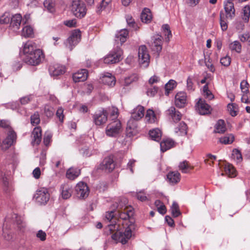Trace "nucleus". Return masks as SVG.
<instances>
[{
    "instance_id": "nucleus-38",
    "label": "nucleus",
    "mask_w": 250,
    "mask_h": 250,
    "mask_svg": "<svg viewBox=\"0 0 250 250\" xmlns=\"http://www.w3.org/2000/svg\"><path fill=\"white\" fill-rule=\"evenodd\" d=\"M226 130L225 122L223 120H219L216 124L215 131L218 133H223Z\"/></svg>"
},
{
    "instance_id": "nucleus-46",
    "label": "nucleus",
    "mask_w": 250,
    "mask_h": 250,
    "mask_svg": "<svg viewBox=\"0 0 250 250\" xmlns=\"http://www.w3.org/2000/svg\"><path fill=\"white\" fill-rule=\"evenodd\" d=\"M176 85V83L174 80H171L167 83L165 85V89L167 93L168 94L169 91L173 89Z\"/></svg>"
},
{
    "instance_id": "nucleus-12",
    "label": "nucleus",
    "mask_w": 250,
    "mask_h": 250,
    "mask_svg": "<svg viewBox=\"0 0 250 250\" xmlns=\"http://www.w3.org/2000/svg\"><path fill=\"white\" fill-rule=\"evenodd\" d=\"M114 168L115 163L110 156L105 158L100 165L101 169L108 172L112 171Z\"/></svg>"
},
{
    "instance_id": "nucleus-11",
    "label": "nucleus",
    "mask_w": 250,
    "mask_h": 250,
    "mask_svg": "<svg viewBox=\"0 0 250 250\" xmlns=\"http://www.w3.org/2000/svg\"><path fill=\"white\" fill-rule=\"evenodd\" d=\"M77 196L79 198H85L89 194V188L87 185L83 182H79L75 187Z\"/></svg>"
},
{
    "instance_id": "nucleus-36",
    "label": "nucleus",
    "mask_w": 250,
    "mask_h": 250,
    "mask_svg": "<svg viewBox=\"0 0 250 250\" xmlns=\"http://www.w3.org/2000/svg\"><path fill=\"white\" fill-rule=\"evenodd\" d=\"M226 174L230 177H234L236 176V170L233 166L230 164H226L224 167Z\"/></svg>"
},
{
    "instance_id": "nucleus-6",
    "label": "nucleus",
    "mask_w": 250,
    "mask_h": 250,
    "mask_svg": "<svg viewBox=\"0 0 250 250\" xmlns=\"http://www.w3.org/2000/svg\"><path fill=\"white\" fill-rule=\"evenodd\" d=\"M108 112L104 109H101L96 111L92 115L93 123L96 126L104 125L107 121Z\"/></svg>"
},
{
    "instance_id": "nucleus-39",
    "label": "nucleus",
    "mask_w": 250,
    "mask_h": 250,
    "mask_svg": "<svg viewBox=\"0 0 250 250\" xmlns=\"http://www.w3.org/2000/svg\"><path fill=\"white\" fill-rule=\"evenodd\" d=\"M229 48L231 51L239 53L241 51L242 46L239 41H235L229 44Z\"/></svg>"
},
{
    "instance_id": "nucleus-59",
    "label": "nucleus",
    "mask_w": 250,
    "mask_h": 250,
    "mask_svg": "<svg viewBox=\"0 0 250 250\" xmlns=\"http://www.w3.org/2000/svg\"><path fill=\"white\" fill-rule=\"evenodd\" d=\"M220 23L222 30L226 31L228 28V24L225 20L222 18L221 12L220 13Z\"/></svg>"
},
{
    "instance_id": "nucleus-8",
    "label": "nucleus",
    "mask_w": 250,
    "mask_h": 250,
    "mask_svg": "<svg viewBox=\"0 0 250 250\" xmlns=\"http://www.w3.org/2000/svg\"><path fill=\"white\" fill-rule=\"evenodd\" d=\"M121 130V123L119 120L110 123L106 127L105 134L109 137H116Z\"/></svg>"
},
{
    "instance_id": "nucleus-20",
    "label": "nucleus",
    "mask_w": 250,
    "mask_h": 250,
    "mask_svg": "<svg viewBox=\"0 0 250 250\" xmlns=\"http://www.w3.org/2000/svg\"><path fill=\"white\" fill-rule=\"evenodd\" d=\"M187 102V94L185 92H180L175 96V104L177 107L181 108L185 106Z\"/></svg>"
},
{
    "instance_id": "nucleus-64",
    "label": "nucleus",
    "mask_w": 250,
    "mask_h": 250,
    "mask_svg": "<svg viewBox=\"0 0 250 250\" xmlns=\"http://www.w3.org/2000/svg\"><path fill=\"white\" fill-rule=\"evenodd\" d=\"M250 34L249 33H244L239 35V39L242 42L247 41L249 42Z\"/></svg>"
},
{
    "instance_id": "nucleus-27",
    "label": "nucleus",
    "mask_w": 250,
    "mask_h": 250,
    "mask_svg": "<svg viewBox=\"0 0 250 250\" xmlns=\"http://www.w3.org/2000/svg\"><path fill=\"white\" fill-rule=\"evenodd\" d=\"M80 169L71 167L67 169L66 173V177L67 179L70 180H73L77 178L80 174Z\"/></svg>"
},
{
    "instance_id": "nucleus-28",
    "label": "nucleus",
    "mask_w": 250,
    "mask_h": 250,
    "mask_svg": "<svg viewBox=\"0 0 250 250\" xmlns=\"http://www.w3.org/2000/svg\"><path fill=\"white\" fill-rule=\"evenodd\" d=\"M61 195L64 199H67L70 198L72 195V188L70 186L64 184L61 186Z\"/></svg>"
},
{
    "instance_id": "nucleus-35",
    "label": "nucleus",
    "mask_w": 250,
    "mask_h": 250,
    "mask_svg": "<svg viewBox=\"0 0 250 250\" xmlns=\"http://www.w3.org/2000/svg\"><path fill=\"white\" fill-rule=\"evenodd\" d=\"M135 197L141 202L148 201L150 200V197L147 194L145 190H141L135 193Z\"/></svg>"
},
{
    "instance_id": "nucleus-15",
    "label": "nucleus",
    "mask_w": 250,
    "mask_h": 250,
    "mask_svg": "<svg viewBox=\"0 0 250 250\" xmlns=\"http://www.w3.org/2000/svg\"><path fill=\"white\" fill-rule=\"evenodd\" d=\"M168 118L174 122L179 121L182 117V114L173 106H171L166 111Z\"/></svg>"
},
{
    "instance_id": "nucleus-32",
    "label": "nucleus",
    "mask_w": 250,
    "mask_h": 250,
    "mask_svg": "<svg viewBox=\"0 0 250 250\" xmlns=\"http://www.w3.org/2000/svg\"><path fill=\"white\" fill-rule=\"evenodd\" d=\"M145 119L147 123L150 124L156 123L158 121L154 111L151 109H149L147 110Z\"/></svg>"
},
{
    "instance_id": "nucleus-49",
    "label": "nucleus",
    "mask_w": 250,
    "mask_h": 250,
    "mask_svg": "<svg viewBox=\"0 0 250 250\" xmlns=\"http://www.w3.org/2000/svg\"><path fill=\"white\" fill-rule=\"evenodd\" d=\"M110 115L111 118H112V120L113 121L118 120L117 118L118 117V110L117 108L115 107H112L110 109Z\"/></svg>"
},
{
    "instance_id": "nucleus-50",
    "label": "nucleus",
    "mask_w": 250,
    "mask_h": 250,
    "mask_svg": "<svg viewBox=\"0 0 250 250\" xmlns=\"http://www.w3.org/2000/svg\"><path fill=\"white\" fill-rule=\"evenodd\" d=\"M231 62V58L228 56L222 57L220 59V63L224 66H229Z\"/></svg>"
},
{
    "instance_id": "nucleus-51",
    "label": "nucleus",
    "mask_w": 250,
    "mask_h": 250,
    "mask_svg": "<svg viewBox=\"0 0 250 250\" xmlns=\"http://www.w3.org/2000/svg\"><path fill=\"white\" fill-rule=\"evenodd\" d=\"M54 112V108L49 105H46L44 106V113L48 117H52Z\"/></svg>"
},
{
    "instance_id": "nucleus-16",
    "label": "nucleus",
    "mask_w": 250,
    "mask_h": 250,
    "mask_svg": "<svg viewBox=\"0 0 250 250\" xmlns=\"http://www.w3.org/2000/svg\"><path fill=\"white\" fill-rule=\"evenodd\" d=\"M22 21L21 15L16 14L11 16L10 22V28L14 31H17L21 26Z\"/></svg>"
},
{
    "instance_id": "nucleus-48",
    "label": "nucleus",
    "mask_w": 250,
    "mask_h": 250,
    "mask_svg": "<svg viewBox=\"0 0 250 250\" xmlns=\"http://www.w3.org/2000/svg\"><path fill=\"white\" fill-rule=\"evenodd\" d=\"M216 160V157L211 154H208L207 155L206 158L205 160V162L206 164L211 166L213 162Z\"/></svg>"
},
{
    "instance_id": "nucleus-10",
    "label": "nucleus",
    "mask_w": 250,
    "mask_h": 250,
    "mask_svg": "<svg viewBox=\"0 0 250 250\" xmlns=\"http://www.w3.org/2000/svg\"><path fill=\"white\" fill-rule=\"evenodd\" d=\"M80 37V31L79 30H74L65 42L64 43L66 47L71 51L73 47L79 42Z\"/></svg>"
},
{
    "instance_id": "nucleus-61",
    "label": "nucleus",
    "mask_w": 250,
    "mask_h": 250,
    "mask_svg": "<svg viewBox=\"0 0 250 250\" xmlns=\"http://www.w3.org/2000/svg\"><path fill=\"white\" fill-rule=\"evenodd\" d=\"M158 87L154 86L152 88H149L147 91V94L149 96H154L157 92Z\"/></svg>"
},
{
    "instance_id": "nucleus-1",
    "label": "nucleus",
    "mask_w": 250,
    "mask_h": 250,
    "mask_svg": "<svg viewBox=\"0 0 250 250\" xmlns=\"http://www.w3.org/2000/svg\"><path fill=\"white\" fill-rule=\"evenodd\" d=\"M127 203V199L123 198L120 200L116 208L120 219L125 221L129 219L127 223H126L127 226L124 232L117 231L111 236L112 239L116 243L120 242L122 244H125L128 242L133 236V233L135 229V225L133 219L131 218L134 212L131 207H128L126 205Z\"/></svg>"
},
{
    "instance_id": "nucleus-26",
    "label": "nucleus",
    "mask_w": 250,
    "mask_h": 250,
    "mask_svg": "<svg viewBox=\"0 0 250 250\" xmlns=\"http://www.w3.org/2000/svg\"><path fill=\"white\" fill-rule=\"evenodd\" d=\"M128 36V31L125 29H122L116 34L115 41L118 42V44L120 42V45H122L126 41Z\"/></svg>"
},
{
    "instance_id": "nucleus-21",
    "label": "nucleus",
    "mask_w": 250,
    "mask_h": 250,
    "mask_svg": "<svg viewBox=\"0 0 250 250\" xmlns=\"http://www.w3.org/2000/svg\"><path fill=\"white\" fill-rule=\"evenodd\" d=\"M42 136L41 128L40 126L35 127L31 135L32 138V144L33 145H38L41 142Z\"/></svg>"
},
{
    "instance_id": "nucleus-5",
    "label": "nucleus",
    "mask_w": 250,
    "mask_h": 250,
    "mask_svg": "<svg viewBox=\"0 0 250 250\" xmlns=\"http://www.w3.org/2000/svg\"><path fill=\"white\" fill-rule=\"evenodd\" d=\"M122 56L123 51L118 45L109 54L104 57V62L107 64L116 63L122 60Z\"/></svg>"
},
{
    "instance_id": "nucleus-9",
    "label": "nucleus",
    "mask_w": 250,
    "mask_h": 250,
    "mask_svg": "<svg viewBox=\"0 0 250 250\" xmlns=\"http://www.w3.org/2000/svg\"><path fill=\"white\" fill-rule=\"evenodd\" d=\"M139 62L142 67H147L149 63L150 57L146 47L141 45L138 49Z\"/></svg>"
},
{
    "instance_id": "nucleus-63",
    "label": "nucleus",
    "mask_w": 250,
    "mask_h": 250,
    "mask_svg": "<svg viewBox=\"0 0 250 250\" xmlns=\"http://www.w3.org/2000/svg\"><path fill=\"white\" fill-rule=\"evenodd\" d=\"M187 89L188 91H192L194 90L193 84L191 78L188 77L187 80Z\"/></svg>"
},
{
    "instance_id": "nucleus-2",
    "label": "nucleus",
    "mask_w": 250,
    "mask_h": 250,
    "mask_svg": "<svg viewBox=\"0 0 250 250\" xmlns=\"http://www.w3.org/2000/svg\"><path fill=\"white\" fill-rule=\"evenodd\" d=\"M13 223L17 226L18 229L22 230L25 227V224L23 222L22 218L18 216L17 214L14 213L10 216L9 215L6 217L3 227V234L5 239L9 240L11 238L10 234L6 232L8 229V224Z\"/></svg>"
},
{
    "instance_id": "nucleus-56",
    "label": "nucleus",
    "mask_w": 250,
    "mask_h": 250,
    "mask_svg": "<svg viewBox=\"0 0 250 250\" xmlns=\"http://www.w3.org/2000/svg\"><path fill=\"white\" fill-rule=\"evenodd\" d=\"M126 21L129 26L134 28L135 29H136L135 26L136 24L135 23L134 20L133 19L132 16L130 15H126Z\"/></svg>"
},
{
    "instance_id": "nucleus-17",
    "label": "nucleus",
    "mask_w": 250,
    "mask_h": 250,
    "mask_svg": "<svg viewBox=\"0 0 250 250\" xmlns=\"http://www.w3.org/2000/svg\"><path fill=\"white\" fill-rule=\"evenodd\" d=\"M49 71L51 75L58 76L64 73L65 72V67L63 65L59 64H55L50 66Z\"/></svg>"
},
{
    "instance_id": "nucleus-37",
    "label": "nucleus",
    "mask_w": 250,
    "mask_h": 250,
    "mask_svg": "<svg viewBox=\"0 0 250 250\" xmlns=\"http://www.w3.org/2000/svg\"><path fill=\"white\" fill-rule=\"evenodd\" d=\"M179 169L184 173H188L192 169L188 162L187 161H183L180 163L179 165Z\"/></svg>"
},
{
    "instance_id": "nucleus-44",
    "label": "nucleus",
    "mask_w": 250,
    "mask_h": 250,
    "mask_svg": "<svg viewBox=\"0 0 250 250\" xmlns=\"http://www.w3.org/2000/svg\"><path fill=\"white\" fill-rule=\"evenodd\" d=\"M250 16V7L249 5L245 6L243 9V20L247 22L249 21Z\"/></svg>"
},
{
    "instance_id": "nucleus-34",
    "label": "nucleus",
    "mask_w": 250,
    "mask_h": 250,
    "mask_svg": "<svg viewBox=\"0 0 250 250\" xmlns=\"http://www.w3.org/2000/svg\"><path fill=\"white\" fill-rule=\"evenodd\" d=\"M174 143L171 139H166L163 140L160 143L161 150L163 152L166 151L171 148L174 146Z\"/></svg>"
},
{
    "instance_id": "nucleus-57",
    "label": "nucleus",
    "mask_w": 250,
    "mask_h": 250,
    "mask_svg": "<svg viewBox=\"0 0 250 250\" xmlns=\"http://www.w3.org/2000/svg\"><path fill=\"white\" fill-rule=\"evenodd\" d=\"M163 29L165 33V36H167V38L168 41L169 38L172 36L171 32L170 30L169 25L168 24H164L163 26Z\"/></svg>"
},
{
    "instance_id": "nucleus-60",
    "label": "nucleus",
    "mask_w": 250,
    "mask_h": 250,
    "mask_svg": "<svg viewBox=\"0 0 250 250\" xmlns=\"http://www.w3.org/2000/svg\"><path fill=\"white\" fill-rule=\"evenodd\" d=\"M52 135L49 133H46L43 138V143L46 146H47L51 141Z\"/></svg>"
},
{
    "instance_id": "nucleus-3",
    "label": "nucleus",
    "mask_w": 250,
    "mask_h": 250,
    "mask_svg": "<svg viewBox=\"0 0 250 250\" xmlns=\"http://www.w3.org/2000/svg\"><path fill=\"white\" fill-rule=\"evenodd\" d=\"M70 9L73 14L77 18H83L86 14L85 4L81 0H71Z\"/></svg>"
},
{
    "instance_id": "nucleus-7",
    "label": "nucleus",
    "mask_w": 250,
    "mask_h": 250,
    "mask_svg": "<svg viewBox=\"0 0 250 250\" xmlns=\"http://www.w3.org/2000/svg\"><path fill=\"white\" fill-rule=\"evenodd\" d=\"M34 198L40 205H45L50 199L48 189L46 188H38L34 195Z\"/></svg>"
},
{
    "instance_id": "nucleus-29",
    "label": "nucleus",
    "mask_w": 250,
    "mask_h": 250,
    "mask_svg": "<svg viewBox=\"0 0 250 250\" xmlns=\"http://www.w3.org/2000/svg\"><path fill=\"white\" fill-rule=\"evenodd\" d=\"M187 125L182 122L177 127H175L174 132L177 136H184L187 133Z\"/></svg>"
},
{
    "instance_id": "nucleus-13",
    "label": "nucleus",
    "mask_w": 250,
    "mask_h": 250,
    "mask_svg": "<svg viewBox=\"0 0 250 250\" xmlns=\"http://www.w3.org/2000/svg\"><path fill=\"white\" fill-rule=\"evenodd\" d=\"M196 110L201 115L208 114L210 113L211 107L205 100L200 99L196 105Z\"/></svg>"
},
{
    "instance_id": "nucleus-24",
    "label": "nucleus",
    "mask_w": 250,
    "mask_h": 250,
    "mask_svg": "<svg viewBox=\"0 0 250 250\" xmlns=\"http://www.w3.org/2000/svg\"><path fill=\"white\" fill-rule=\"evenodd\" d=\"M181 179V175L178 171H170L167 174V180L171 185L179 183Z\"/></svg>"
},
{
    "instance_id": "nucleus-19",
    "label": "nucleus",
    "mask_w": 250,
    "mask_h": 250,
    "mask_svg": "<svg viewBox=\"0 0 250 250\" xmlns=\"http://www.w3.org/2000/svg\"><path fill=\"white\" fill-rule=\"evenodd\" d=\"M152 40L153 42L150 45L152 51L157 52L159 54L162 48V37L161 36L157 35L153 37Z\"/></svg>"
},
{
    "instance_id": "nucleus-18",
    "label": "nucleus",
    "mask_w": 250,
    "mask_h": 250,
    "mask_svg": "<svg viewBox=\"0 0 250 250\" xmlns=\"http://www.w3.org/2000/svg\"><path fill=\"white\" fill-rule=\"evenodd\" d=\"M224 5L227 18L232 19L235 16V9L233 1L226 0L224 1Z\"/></svg>"
},
{
    "instance_id": "nucleus-4",
    "label": "nucleus",
    "mask_w": 250,
    "mask_h": 250,
    "mask_svg": "<svg viewBox=\"0 0 250 250\" xmlns=\"http://www.w3.org/2000/svg\"><path fill=\"white\" fill-rule=\"evenodd\" d=\"M44 59V55L41 49L35 50L32 54L24 57V62L31 65H37L39 64Z\"/></svg>"
},
{
    "instance_id": "nucleus-31",
    "label": "nucleus",
    "mask_w": 250,
    "mask_h": 250,
    "mask_svg": "<svg viewBox=\"0 0 250 250\" xmlns=\"http://www.w3.org/2000/svg\"><path fill=\"white\" fill-rule=\"evenodd\" d=\"M21 35L24 38H33L34 36V28L30 25H25L22 29Z\"/></svg>"
},
{
    "instance_id": "nucleus-47",
    "label": "nucleus",
    "mask_w": 250,
    "mask_h": 250,
    "mask_svg": "<svg viewBox=\"0 0 250 250\" xmlns=\"http://www.w3.org/2000/svg\"><path fill=\"white\" fill-rule=\"evenodd\" d=\"M232 157L236 159L237 163L240 162L242 160V154L240 151L237 149H234L232 151Z\"/></svg>"
},
{
    "instance_id": "nucleus-54",
    "label": "nucleus",
    "mask_w": 250,
    "mask_h": 250,
    "mask_svg": "<svg viewBox=\"0 0 250 250\" xmlns=\"http://www.w3.org/2000/svg\"><path fill=\"white\" fill-rule=\"evenodd\" d=\"M241 100L242 102L245 104H250V92H249V91L245 94H243Z\"/></svg>"
},
{
    "instance_id": "nucleus-52",
    "label": "nucleus",
    "mask_w": 250,
    "mask_h": 250,
    "mask_svg": "<svg viewBox=\"0 0 250 250\" xmlns=\"http://www.w3.org/2000/svg\"><path fill=\"white\" fill-rule=\"evenodd\" d=\"M249 83L246 80H243L240 83V88L242 92L245 94L249 91Z\"/></svg>"
},
{
    "instance_id": "nucleus-62",
    "label": "nucleus",
    "mask_w": 250,
    "mask_h": 250,
    "mask_svg": "<svg viewBox=\"0 0 250 250\" xmlns=\"http://www.w3.org/2000/svg\"><path fill=\"white\" fill-rule=\"evenodd\" d=\"M32 96L31 95L25 96L22 97L20 99V102L21 104H28L30 101L32 100Z\"/></svg>"
},
{
    "instance_id": "nucleus-33",
    "label": "nucleus",
    "mask_w": 250,
    "mask_h": 250,
    "mask_svg": "<svg viewBox=\"0 0 250 250\" xmlns=\"http://www.w3.org/2000/svg\"><path fill=\"white\" fill-rule=\"evenodd\" d=\"M149 135L152 140L159 142L161 139L162 132L159 128H155L149 131Z\"/></svg>"
},
{
    "instance_id": "nucleus-23",
    "label": "nucleus",
    "mask_w": 250,
    "mask_h": 250,
    "mask_svg": "<svg viewBox=\"0 0 250 250\" xmlns=\"http://www.w3.org/2000/svg\"><path fill=\"white\" fill-rule=\"evenodd\" d=\"M38 49H39L37 48L35 43L32 41H27L23 45V53L24 57H26L28 55L32 54V53L35 51V50Z\"/></svg>"
},
{
    "instance_id": "nucleus-45",
    "label": "nucleus",
    "mask_w": 250,
    "mask_h": 250,
    "mask_svg": "<svg viewBox=\"0 0 250 250\" xmlns=\"http://www.w3.org/2000/svg\"><path fill=\"white\" fill-rule=\"evenodd\" d=\"M31 124L32 125H38L40 123V118L38 112H35L30 117Z\"/></svg>"
},
{
    "instance_id": "nucleus-41",
    "label": "nucleus",
    "mask_w": 250,
    "mask_h": 250,
    "mask_svg": "<svg viewBox=\"0 0 250 250\" xmlns=\"http://www.w3.org/2000/svg\"><path fill=\"white\" fill-rule=\"evenodd\" d=\"M234 139L233 135L229 134L220 138V142L223 144H230L232 143Z\"/></svg>"
},
{
    "instance_id": "nucleus-55",
    "label": "nucleus",
    "mask_w": 250,
    "mask_h": 250,
    "mask_svg": "<svg viewBox=\"0 0 250 250\" xmlns=\"http://www.w3.org/2000/svg\"><path fill=\"white\" fill-rule=\"evenodd\" d=\"M56 116L59 119V121L62 123L63 121L64 115H63V109L62 107H59L56 112Z\"/></svg>"
},
{
    "instance_id": "nucleus-43",
    "label": "nucleus",
    "mask_w": 250,
    "mask_h": 250,
    "mask_svg": "<svg viewBox=\"0 0 250 250\" xmlns=\"http://www.w3.org/2000/svg\"><path fill=\"white\" fill-rule=\"evenodd\" d=\"M11 15L9 12H5L0 17V23L1 24H8L11 19Z\"/></svg>"
},
{
    "instance_id": "nucleus-42",
    "label": "nucleus",
    "mask_w": 250,
    "mask_h": 250,
    "mask_svg": "<svg viewBox=\"0 0 250 250\" xmlns=\"http://www.w3.org/2000/svg\"><path fill=\"white\" fill-rule=\"evenodd\" d=\"M171 211L172 216L174 217L179 216L180 214L179 206L176 202H173L171 207Z\"/></svg>"
},
{
    "instance_id": "nucleus-40",
    "label": "nucleus",
    "mask_w": 250,
    "mask_h": 250,
    "mask_svg": "<svg viewBox=\"0 0 250 250\" xmlns=\"http://www.w3.org/2000/svg\"><path fill=\"white\" fill-rule=\"evenodd\" d=\"M228 110L231 116H236L238 112V108L236 104L234 103H229L227 106Z\"/></svg>"
},
{
    "instance_id": "nucleus-22",
    "label": "nucleus",
    "mask_w": 250,
    "mask_h": 250,
    "mask_svg": "<svg viewBox=\"0 0 250 250\" xmlns=\"http://www.w3.org/2000/svg\"><path fill=\"white\" fill-rule=\"evenodd\" d=\"M87 76V70L85 69H82L74 73L72 78L75 83H78L85 81Z\"/></svg>"
},
{
    "instance_id": "nucleus-25",
    "label": "nucleus",
    "mask_w": 250,
    "mask_h": 250,
    "mask_svg": "<svg viewBox=\"0 0 250 250\" xmlns=\"http://www.w3.org/2000/svg\"><path fill=\"white\" fill-rule=\"evenodd\" d=\"M144 107L139 105L133 109L131 113V118L134 120L138 121L144 117Z\"/></svg>"
},
{
    "instance_id": "nucleus-58",
    "label": "nucleus",
    "mask_w": 250,
    "mask_h": 250,
    "mask_svg": "<svg viewBox=\"0 0 250 250\" xmlns=\"http://www.w3.org/2000/svg\"><path fill=\"white\" fill-rule=\"evenodd\" d=\"M76 19H72L64 21V24L69 27H74L76 25Z\"/></svg>"
},
{
    "instance_id": "nucleus-30",
    "label": "nucleus",
    "mask_w": 250,
    "mask_h": 250,
    "mask_svg": "<svg viewBox=\"0 0 250 250\" xmlns=\"http://www.w3.org/2000/svg\"><path fill=\"white\" fill-rule=\"evenodd\" d=\"M152 14L148 8H144L141 15V19L142 22L149 23L152 20Z\"/></svg>"
},
{
    "instance_id": "nucleus-53",
    "label": "nucleus",
    "mask_w": 250,
    "mask_h": 250,
    "mask_svg": "<svg viewBox=\"0 0 250 250\" xmlns=\"http://www.w3.org/2000/svg\"><path fill=\"white\" fill-rule=\"evenodd\" d=\"M36 237L41 241H44L46 238V234L45 231L41 229L37 232Z\"/></svg>"
},
{
    "instance_id": "nucleus-14",
    "label": "nucleus",
    "mask_w": 250,
    "mask_h": 250,
    "mask_svg": "<svg viewBox=\"0 0 250 250\" xmlns=\"http://www.w3.org/2000/svg\"><path fill=\"white\" fill-rule=\"evenodd\" d=\"M101 82L104 84L110 86H113L116 83V78L112 74L108 72H104L100 78Z\"/></svg>"
}]
</instances>
